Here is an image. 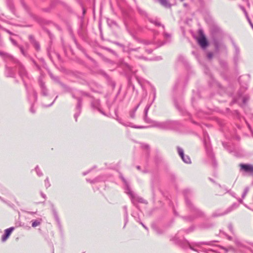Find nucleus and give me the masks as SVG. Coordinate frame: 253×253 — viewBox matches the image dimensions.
Returning a JSON list of instances; mask_svg holds the SVG:
<instances>
[{
    "instance_id": "nucleus-1",
    "label": "nucleus",
    "mask_w": 253,
    "mask_h": 253,
    "mask_svg": "<svg viewBox=\"0 0 253 253\" xmlns=\"http://www.w3.org/2000/svg\"><path fill=\"white\" fill-rule=\"evenodd\" d=\"M151 104H148L146 106L144 109V120L148 124H151V126L152 127H156L160 129H167L169 127V124L168 122H159L154 121L148 117V111L151 107Z\"/></svg>"
},
{
    "instance_id": "nucleus-2",
    "label": "nucleus",
    "mask_w": 253,
    "mask_h": 253,
    "mask_svg": "<svg viewBox=\"0 0 253 253\" xmlns=\"http://www.w3.org/2000/svg\"><path fill=\"white\" fill-rule=\"evenodd\" d=\"M214 242L215 241L203 242L196 243L194 244H190L188 243V246H189L190 248L193 251L197 252V250H196V249H195L194 248V246H196V247L201 248L202 251H203L204 252H205L207 253H213L214 252L213 249L202 248V245L211 246V245H212V243Z\"/></svg>"
},
{
    "instance_id": "nucleus-3",
    "label": "nucleus",
    "mask_w": 253,
    "mask_h": 253,
    "mask_svg": "<svg viewBox=\"0 0 253 253\" xmlns=\"http://www.w3.org/2000/svg\"><path fill=\"white\" fill-rule=\"evenodd\" d=\"M121 178L126 186V193L130 196L132 203H134L135 202L143 203L144 200L134 194L133 192L131 190L125 179L123 177H121Z\"/></svg>"
},
{
    "instance_id": "nucleus-4",
    "label": "nucleus",
    "mask_w": 253,
    "mask_h": 253,
    "mask_svg": "<svg viewBox=\"0 0 253 253\" xmlns=\"http://www.w3.org/2000/svg\"><path fill=\"white\" fill-rule=\"evenodd\" d=\"M235 242L240 252L245 253H248L249 252H251L253 253V244H250L247 245L239 240H236Z\"/></svg>"
},
{
    "instance_id": "nucleus-5",
    "label": "nucleus",
    "mask_w": 253,
    "mask_h": 253,
    "mask_svg": "<svg viewBox=\"0 0 253 253\" xmlns=\"http://www.w3.org/2000/svg\"><path fill=\"white\" fill-rule=\"evenodd\" d=\"M240 170L250 174H253V165L251 164H240Z\"/></svg>"
},
{
    "instance_id": "nucleus-6",
    "label": "nucleus",
    "mask_w": 253,
    "mask_h": 253,
    "mask_svg": "<svg viewBox=\"0 0 253 253\" xmlns=\"http://www.w3.org/2000/svg\"><path fill=\"white\" fill-rule=\"evenodd\" d=\"M186 203L187 206L191 210V211L196 214V216H201L203 215V213L199 209L194 207L191 201L187 198L186 199Z\"/></svg>"
},
{
    "instance_id": "nucleus-7",
    "label": "nucleus",
    "mask_w": 253,
    "mask_h": 253,
    "mask_svg": "<svg viewBox=\"0 0 253 253\" xmlns=\"http://www.w3.org/2000/svg\"><path fill=\"white\" fill-rule=\"evenodd\" d=\"M177 149L178 153L181 158L183 161L187 164L191 163V160L189 157L187 155H184L183 150L179 147H177Z\"/></svg>"
},
{
    "instance_id": "nucleus-8",
    "label": "nucleus",
    "mask_w": 253,
    "mask_h": 253,
    "mask_svg": "<svg viewBox=\"0 0 253 253\" xmlns=\"http://www.w3.org/2000/svg\"><path fill=\"white\" fill-rule=\"evenodd\" d=\"M233 206H234V205H232V206L229 207L228 209H227L224 211H221L220 210L217 211L213 213L212 216L217 217V216L225 215V214L229 213L230 212H231L233 210Z\"/></svg>"
},
{
    "instance_id": "nucleus-9",
    "label": "nucleus",
    "mask_w": 253,
    "mask_h": 253,
    "mask_svg": "<svg viewBox=\"0 0 253 253\" xmlns=\"http://www.w3.org/2000/svg\"><path fill=\"white\" fill-rule=\"evenodd\" d=\"M198 42L203 48H205L208 45L206 37L203 34H201L200 37L198 39Z\"/></svg>"
},
{
    "instance_id": "nucleus-10",
    "label": "nucleus",
    "mask_w": 253,
    "mask_h": 253,
    "mask_svg": "<svg viewBox=\"0 0 253 253\" xmlns=\"http://www.w3.org/2000/svg\"><path fill=\"white\" fill-rule=\"evenodd\" d=\"M14 228L12 227L5 230L4 234L2 235L1 238V240L2 242H4L7 240V239L8 238L12 231L14 230Z\"/></svg>"
},
{
    "instance_id": "nucleus-11",
    "label": "nucleus",
    "mask_w": 253,
    "mask_h": 253,
    "mask_svg": "<svg viewBox=\"0 0 253 253\" xmlns=\"http://www.w3.org/2000/svg\"><path fill=\"white\" fill-rule=\"evenodd\" d=\"M78 104L76 107L77 110H78V112L76 113L74 115V118H75L76 121H77V118L80 115L81 111V106H82V100L80 98L78 97Z\"/></svg>"
},
{
    "instance_id": "nucleus-12",
    "label": "nucleus",
    "mask_w": 253,
    "mask_h": 253,
    "mask_svg": "<svg viewBox=\"0 0 253 253\" xmlns=\"http://www.w3.org/2000/svg\"><path fill=\"white\" fill-rule=\"evenodd\" d=\"M91 106L92 108L97 109L102 114L105 115V113L100 109V101L99 100L96 99L93 100L91 102Z\"/></svg>"
},
{
    "instance_id": "nucleus-13",
    "label": "nucleus",
    "mask_w": 253,
    "mask_h": 253,
    "mask_svg": "<svg viewBox=\"0 0 253 253\" xmlns=\"http://www.w3.org/2000/svg\"><path fill=\"white\" fill-rule=\"evenodd\" d=\"M118 121L123 125L126 126H130L134 128H146V127L143 126H131V123H128L127 124H125L123 122H122V120L120 119H117Z\"/></svg>"
},
{
    "instance_id": "nucleus-14",
    "label": "nucleus",
    "mask_w": 253,
    "mask_h": 253,
    "mask_svg": "<svg viewBox=\"0 0 253 253\" xmlns=\"http://www.w3.org/2000/svg\"><path fill=\"white\" fill-rule=\"evenodd\" d=\"M40 87L41 88L42 93V95L44 96L47 95V90L44 85V84L42 82H40Z\"/></svg>"
},
{
    "instance_id": "nucleus-15",
    "label": "nucleus",
    "mask_w": 253,
    "mask_h": 253,
    "mask_svg": "<svg viewBox=\"0 0 253 253\" xmlns=\"http://www.w3.org/2000/svg\"><path fill=\"white\" fill-rule=\"evenodd\" d=\"M19 74L22 77V78H23L24 76L26 75L27 73L24 67L20 63L19 64Z\"/></svg>"
},
{
    "instance_id": "nucleus-16",
    "label": "nucleus",
    "mask_w": 253,
    "mask_h": 253,
    "mask_svg": "<svg viewBox=\"0 0 253 253\" xmlns=\"http://www.w3.org/2000/svg\"><path fill=\"white\" fill-rule=\"evenodd\" d=\"M182 232L183 231H179L174 237L173 240L175 241L176 243H178L180 241V239L183 236V235H182Z\"/></svg>"
},
{
    "instance_id": "nucleus-17",
    "label": "nucleus",
    "mask_w": 253,
    "mask_h": 253,
    "mask_svg": "<svg viewBox=\"0 0 253 253\" xmlns=\"http://www.w3.org/2000/svg\"><path fill=\"white\" fill-rule=\"evenodd\" d=\"M159 2L164 7L169 8L171 6V4L168 0H159Z\"/></svg>"
},
{
    "instance_id": "nucleus-18",
    "label": "nucleus",
    "mask_w": 253,
    "mask_h": 253,
    "mask_svg": "<svg viewBox=\"0 0 253 253\" xmlns=\"http://www.w3.org/2000/svg\"><path fill=\"white\" fill-rule=\"evenodd\" d=\"M0 55L3 57L4 59H10L12 60L15 61V60L12 56L7 53L0 51Z\"/></svg>"
},
{
    "instance_id": "nucleus-19",
    "label": "nucleus",
    "mask_w": 253,
    "mask_h": 253,
    "mask_svg": "<svg viewBox=\"0 0 253 253\" xmlns=\"http://www.w3.org/2000/svg\"><path fill=\"white\" fill-rule=\"evenodd\" d=\"M140 103H139L132 110H131L129 113L130 117L132 118H134L136 110L138 108Z\"/></svg>"
},
{
    "instance_id": "nucleus-20",
    "label": "nucleus",
    "mask_w": 253,
    "mask_h": 253,
    "mask_svg": "<svg viewBox=\"0 0 253 253\" xmlns=\"http://www.w3.org/2000/svg\"><path fill=\"white\" fill-rule=\"evenodd\" d=\"M41 221H42L41 219H40L39 220H36L35 221H33L32 223V227H36L39 226V225H40Z\"/></svg>"
},
{
    "instance_id": "nucleus-21",
    "label": "nucleus",
    "mask_w": 253,
    "mask_h": 253,
    "mask_svg": "<svg viewBox=\"0 0 253 253\" xmlns=\"http://www.w3.org/2000/svg\"><path fill=\"white\" fill-rule=\"evenodd\" d=\"M123 209L125 211V222L126 223L128 221V213L127 211V207L126 206H124Z\"/></svg>"
},
{
    "instance_id": "nucleus-22",
    "label": "nucleus",
    "mask_w": 253,
    "mask_h": 253,
    "mask_svg": "<svg viewBox=\"0 0 253 253\" xmlns=\"http://www.w3.org/2000/svg\"><path fill=\"white\" fill-rule=\"evenodd\" d=\"M249 190V187H247L245 188V189L244 190V192H243V193L242 194V198H244L246 197V196L247 194L248 193Z\"/></svg>"
},
{
    "instance_id": "nucleus-23",
    "label": "nucleus",
    "mask_w": 253,
    "mask_h": 253,
    "mask_svg": "<svg viewBox=\"0 0 253 253\" xmlns=\"http://www.w3.org/2000/svg\"><path fill=\"white\" fill-rule=\"evenodd\" d=\"M35 170L36 171V172L37 173V174L39 176H41L42 175V171L40 170V169H39V167L38 166H37L35 168Z\"/></svg>"
},
{
    "instance_id": "nucleus-24",
    "label": "nucleus",
    "mask_w": 253,
    "mask_h": 253,
    "mask_svg": "<svg viewBox=\"0 0 253 253\" xmlns=\"http://www.w3.org/2000/svg\"><path fill=\"white\" fill-rule=\"evenodd\" d=\"M241 9L243 10V11H244V13H245V15H246V18H247V19L248 21H250V18H249V15H248V13H247V11H246V10H245V8H244V7H242V6H241Z\"/></svg>"
},
{
    "instance_id": "nucleus-25",
    "label": "nucleus",
    "mask_w": 253,
    "mask_h": 253,
    "mask_svg": "<svg viewBox=\"0 0 253 253\" xmlns=\"http://www.w3.org/2000/svg\"><path fill=\"white\" fill-rule=\"evenodd\" d=\"M53 214H54V217L56 219V220L57 221V222H59V217L58 216V215H57V212L55 211V210H53Z\"/></svg>"
},
{
    "instance_id": "nucleus-26",
    "label": "nucleus",
    "mask_w": 253,
    "mask_h": 253,
    "mask_svg": "<svg viewBox=\"0 0 253 253\" xmlns=\"http://www.w3.org/2000/svg\"><path fill=\"white\" fill-rule=\"evenodd\" d=\"M150 21L156 26H161V23L157 20H150Z\"/></svg>"
},
{
    "instance_id": "nucleus-27",
    "label": "nucleus",
    "mask_w": 253,
    "mask_h": 253,
    "mask_svg": "<svg viewBox=\"0 0 253 253\" xmlns=\"http://www.w3.org/2000/svg\"><path fill=\"white\" fill-rule=\"evenodd\" d=\"M44 182H45V186H46V188L49 187L50 186V184L49 183L48 178H46V179L45 180Z\"/></svg>"
},
{
    "instance_id": "nucleus-28",
    "label": "nucleus",
    "mask_w": 253,
    "mask_h": 253,
    "mask_svg": "<svg viewBox=\"0 0 253 253\" xmlns=\"http://www.w3.org/2000/svg\"><path fill=\"white\" fill-rule=\"evenodd\" d=\"M223 249H224L225 251V252H227L228 251H229V250L235 252V250L232 247H229L228 249L223 248Z\"/></svg>"
},
{
    "instance_id": "nucleus-29",
    "label": "nucleus",
    "mask_w": 253,
    "mask_h": 253,
    "mask_svg": "<svg viewBox=\"0 0 253 253\" xmlns=\"http://www.w3.org/2000/svg\"><path fill=\"white\" fill-rule=\"evenodd\" d=\"M33 98L34 102H36L37 100V94L35 91H33Z\"/></svg>"
},
{
    "instance_id": "nucleus-30",
    "label": "nucleus",
    "mask_w": 253,
    "mask_h": 253,
    "mask_svg": "<svg viewBox=\"0 0 253 253\" xmlns=\"http://www.w3.org/2000/svg\"><path fill=\"white\" fill-rule=\"evenodd\" d=\"M138 49H134V48H130L129 49L130 53L131 55H134V52L137 50Z\"/></svg>"
},
{
    "instance_id": "nucleus-31",
    "label": "nucleus",
    "mask_w": 253,
    "mask_h": 253,
    "mask_svg": "<svg viewBox=\"0 0 253 253\" xmlns=\"http://www.w3.org/2000/svg\"><path fill=\"white\" fill-rule=\"evenodd\" d=\"M212 56H213V53L212 52H210L208 53L207 57L209 59H211L212 58Z\"/></svg>"
},
{
    "instance_id": "nucleus-32",
    "label": "nucleus",
    "mask_w": 253,
    "mask_h": 253,
    "mask_svg": "<svg viewBox=\"0 0 253 253\" xmlns=\"http://www.w3.org/2000/svg\"><path fill=\"white\" fill-rule=\"evenodd\" d=\"M228 228L231 233H233V227L231 223L229 224Z\"/></svg>"
},
{
    "instance_id": "nucleus-33",
    "label": "nucleus",
    "mask_w": 253,
    "mask_h": 253,
    "mask_svg": "<svg viewBox=\"0 0 253 253\" xmlns=\"http://www.w3.org/2000/svg\"><path fill=\"white\" fill-rule=\"evenodd\" d=\"M10 41H11L12 43L15 45H17V43H16V42L13 39H12L11 38H10Z\"/></svg>"
},
{
    "instance_id": "nucleus-34",
    "label": "nucleus",
    "mask_w": 253,
    "mask_h": 253,
    "mask_svg": "<svg viewBox=\"0 0 253 253\" xmlns=\"http://www.w3.org/2000/svg\"><path fill=\"white\" fill-rule=\"evenodd\" d=\"M142 147L144 149H148L149 148V146L147 144H143L142 145Z\"/></svg>"
},
{
    "instance_id": "nucleus-35",
    "label": "nucleus",
    "mask_w": 253,
    "mask_h": 253,
    "mask_svg": "<svg viewBox=\"0 0 253 253\" xmlns=\"http://www.w3.org/2000/svg\"><path fill=\"white\" fill-rule=\"evenodd\" d=\"M234 47H235V49L236 51L237 52H239V47L235 44L234 45Z\"/></svg>"
},
{
    "instance_id": "nucleus-36",
    "label": "nucleus",
    "mask_w": 253,
    "mask_h": 253,
    "mask_svg": "<svg viewBox=\"0 0 253 253\" xmlns=\"http://www.w3.org/2000/svg\"><path fill=\"white\" fill-rule=\"evenodd\" d=\"M249 98L247 97H244L243 98V102L244 103L246 102L248 100Z\"/></svg>"
},
{
    "instance_id": "nucleus-37",
    "label": "nucleus",
    "mask_w": 253,
    "mask_h": 253,
    "mask_svg": "<svg viewBox=\"0 0 253 253\" xmlns=\"http://www.w3.org/2000/svg\"><path fill=\"white\" fill-rule=\"evenodd\" d=\"M30 111L32 113H35V110H34L33 109V106H32L31 108H30Z\"/></svg>"
},
{
    "instance_id": "nucleus-38",
    "label": "nucleus",
    "mask_w": 253,
    "mask_h": 253,
    "mask_svg": "<svg viewBox=\"0 0 253 253\" xmlns=\"http://www.w3.org/2000/svg\"><path fill=\"white\" fill-rule=\"evenodd\" d=\"M41 195L44 199L46 198V195L44 194H43L42 192H41Z\"/></svg>"
},
{
    "instance_id": "nucleus-39",
    "label": "nucleus",
    "mask_w": 253,
    "mask_h": 253,
    "mask_svg": "<svg viewBox=\"0 0 253 253\" xmlns=\"http://www.w3.org/2000/svg\"><path fill=\"white\" fill-rule=\"evenodd\" d=\"M35 47H36V48H37V50H39L40 49V45L37 43H35Z\"/></svg>"
},
{
    "instance_id": "nucleus-40",
    "label": "nucleus",
    "mask_w": 253,
    "mask_h": 253,
    "mask_svg": "<svg viewBox=\"0 0 253 253\" xmlns=\"http://www.w3.org/2000/svg\"><path fill=\"white\" fill-rule=\"evenodd\" d=\"M20 51H21V53H22L23 55H25V53H24V49H23V47H20Z\"/></svg>"
},
{
    "instance_id": "nucleus-41",
    "label": "nucleus",
    "mask_w": 253,
    "mask_h": 253,
    "mask_svg": "<svg viewBox=\"0 0 253 253\" xmlns=\"http://www.w3.org/2000/svg\"><path fill=\"white\" fill-rule=\"evenodd\" d=\"M164 36H165V37H166V38H170V35H169V34H167V33H165V34H164Z\"/></svg>"
},
{
    "instance_id": "nucleus-42",
    "label": "nucleus",
    "mask_w": 253,
    "mask_h": 253,
    "mask_svg": "<svg viewBox=\"0 0 253 253\" xmlns=\"http://www.w3.org/2000/svg\"><path fill=\"white\" fill-rule=\"evenodd\" d=\"M192 230H193V228H190L189 229L187 230L186 233H189L190 232H191Z\"/></svg>"
},
{
    "instance_id": "nucleus-43",
    "label": "nucleus",
    "mask_w": 253,
    "mask_h": 253,
    "mask_svg": "<svg viewBox=\"0 0 253 253\" xmlns=\"http://www.w3.org/2000/svg\"><path fill=\"white\" fill-rule=\"evenodd\" d=\"M86 180H87V181L89 182L90 183H93V182H95L96 181V180H89V179H86Z\"/></svg>"
},
{
    "instance_id": "nucleus-44",
    "label": "nucleus",
    "mask_w": 253,
    "mask_h": 253,
    "mask_svg": "<svg viewBox=\"0 0 253 253\" xmlns=\"http://www.w3.org/2000/svg\"><path fill=\"white\" fill-rule=\"evenodd\" d=\"M250 24V25L251 26L252 28L253 29V24L252 23L251 21L250 20V21H248Z\"/></svg>"
},
{
    "instance_id": "nucleus-45",
    "label": "nucleus",
    "mask_w": 253,
    "mask_h": 253,
    "mask_svg": "<svg viewBox=\"0 0 253 253\" xmlns=\"http://www.w3.org/2000/svg\"><path fill=\"white\" fill-rule=\"evenodd\" d=\"M146 51L148 53H151L152 51V50L151 49H149V50H146Z\"/></svg>"
},
{
    "instance_id": "nucleus-46",
    "label": "nucleus",
    "mask_w": 253,
    "mask_h": 253,
    "mask_svg": "<svg viewBox=\"0 0 253 253\" xmlns=\"http://www.w3.org/2000/svg\"><path fill=\"white\" fill-rule=\"evenodd\" d=\"M140 223L146 229H147V228L144 225L142 222H140Z\"/></svg>"
},
{
    "instance_id": "nucleus-47",
    "label": "nucleus",
    "mask_w": 253,
    "mask_h": 253,
    "mask_svg": "<svg viewBox=\"0 0 253 253\" xmlns=\"http://www.w3.org/2000/svg\"><path fill=\"white\" fill-rule=\"evenodd\" d=\"M143 42H144V43L146 44L150 43V42H147V41H144Z\"/></svg>"
},
{
    "instance_id": "nucleus-48",
    "label": "nucleus",
    "mask_w": 253,
    "mask_h": 253,
    "mask_svg": "<svg viewBox=\"0 0 253 253\" xmlns=\"http://www.w3.org/2000/svg\"><path fill=\"white\" fill-rule=\"evenodd\" d=\"M37 212H30V211H28V213H30V214H34V213H36Z\"/></svg>"
},
{
    "instance_id": "nucleus-49",
    "label": "nucleus",
    "mask_w": 253,
    "mask_h": 253,
    "mask_svg": "<svg viewBox=\"0 0 253 253\" xmlns=\"http://www.w3.org/2000/svg\"><path fill=\"white\" fill-rule=\"evenodd\" d=\"M239 202L240 203H243V200L242 199H239Z\"/></svg>"
},
{
    "instance_id": "nucleus-50",
    "label": "nucleus",
    "mask_w": 253,
    "mask_h": 253,
    "mask_svg": "<svg viewBox=\"0 0 253 253\" xmlns=\"http://www.w3.org/2000/svg\"><path fill=\"white\" fill-rule=\"evenodd\" d=\"M184 6L185 7H187L188 6L187 4V3H184L183 4Z\"/></svg>"
},
{
    "instance_id": "nucleus-51",
    "label": "nucleus",
    "mask_w": 253,
    "mask_h": 253,
    "mask_svg": "<svg viewBox=\"0 0 253 253\" xmlns=\"http://www.w3.org/2000/svg\"><path fill=\"white\" fill-rule=\"evenodd\" d=\"M5 31H6L7 33H8L9 34H11V32H10V31H9L8 30H5Z\"/></svg>"
},
{
    "instance_id": "nucleus-52",
    "label": "nucleus",
    "mask_w": 253,
    "mask_h": 253,
    "mask_svg": "<svg viewBox=\"0 0 253 253\" xmlns=\"http://www.w3.org/2000/svg\"><path fill=\"white\" fill-rule=\"evenodd\" d=\"M139 58H142V59H143L144 57L142 56H138V57Z\"/></svg>"
},
{
    "instance_id": "nucleus-53",
    "label": "nucleus",
    "mask_w": 253,
    "mask_h": 253,
    "mask_svg": "<svg viewBox=\"0 0 253 253\" xmlns=\"http://www.w3.org/2000/svg\"><path fill=\"white\" fill-rule=\"evenodd\" d=\"M136 168L138 169H140V166H137Z\"/></svg>"
},
{
    "instance_id": "nucleus-54",
    "label": "nucleus",
    "mask_w": 253,
    "mask_h": 253,
    "mask_svg": "<svg viewBox=\"0 0 253 253\" xmlns=\"http://www.w3.org/2000/svg\"><path fill=\"white\" fill-rule=\"evenodd\" d=\"M87 173V172H84V173H83V174H84V175H85V174H86Z\"/></svg>"
},
{
    "instance_id": "nucleus-55",
    "label": "nucleus",
    "mask_w": 253,
    "mask_h": 253,
    "mask_svg": "<svg viewBox=\"0 0 253 253\" xmlns=\"http://www.w3.org/2000/svg\"><path fill=\"white\" fill-rule=\"evenodd\" d=\"M53 103V102H52L50 105H49L48 106H50Z\"/></svg>"
},
{
    "instance_id": "nucleus-56",
    "label": "nucleus",
    "mask_w": 253,
    "mask_h": 253,
    "mask_svg": "<svg viewBox=\"0 0 253 253\" xmlns=\"http://www.w3.org/2000/svg\"><path fill=\"white\" fill-rule=\"evenodd\" d=\"M162 28L163 30H164V26H162Z\"/></svg>"
},
{
    "instance_id": "nucleus-57",
    "label": "nucleus",
    "mask_w": 253,
    "mask_h": 253,
    "mask_svg": "<svg viewBox=\"0 0 253 253\" xmlns=\"http://www.w3.org/2000/svg\"><path fill=\"white\" fill-rule=\"evenodd\" d=\"M25 87H26V88L27 89V87L26 84H25Z\"/></svg>"
},
{
    "instance_id": "nucleus-58",
    "label": "nucleus",
    "mask_w": 253,
    "mask_h": 253,
    "mask_svg": "<svg viewBox=\"0 0 253 253\" xmlns=\"http://www.w3.org/2000/svg\"><path fill=\"white\" fill-rule=\"evenodd\" d=\"M158 59H161V57H159Z\"/></svg>"
},
{
    "instance_id": "nucleus-59",
    "label": "nucleus",
    "mask_w": 253,
    "mask_h": 253,
    "mask_svg": "<svg viewBox=\"0 0 253 253\" xmlns=\"http://www.w3.org/2000/svg\"><path fill=\"white\" fill-rule=\"evenodd\" d=\"M241 78H240L239 81L240 82Z\"/></svg>"
},
{
    "instance_id": "nucleus-60",
    "label": "nucleus",
    "mask_w": 253,
    "mask_h": 253,
    "mask_svg": "<svg viewBox=\"0 0 253 253\" xmlns=\"http://www.w3.org/2000/svg\"><path fill=\"white\" fill-rule=\"evenodd\" d=\"M211 157H212V154H211Z\"/></svg>"
}]
</instances>
